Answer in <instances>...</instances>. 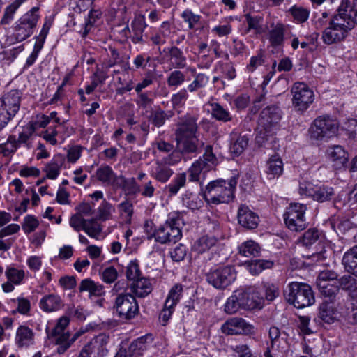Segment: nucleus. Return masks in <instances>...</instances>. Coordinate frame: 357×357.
<instances>
[{
	"label": "nucleus",
	"instance_id": "f257e3e1",
	"mask_svg": "<svg viewBox=\"0 0 357 357\" xmlns=\"http://www.w3.org/2000/svg\"><path fill=\"white\" fill-rule=\"evenodd\" d=\"M236 185L237 178L235 176L231 177L229 180L218 178L212 181L204 189L202 188L203 197L211 206L228 204L235 197Z\"/></svg>",
	"mask_w": 357,
	"mask_h": 357
},
{
	"label": "nucleus",
	"instance_id": "f03ea898",
	"mask_svg": "<svg viewBox=\"0 0 357 357\" xmlns=\"http://www.w3.org/2000/svg\"><path fill=\"white\" fill-rule=\"evenodd\" d=\"M38 10V7L32 8L14 23L12 26L13 33L6 36L3 47L22 42L33 33L40 18Z\"/></svg>",
	"mask_w": 357,
	"mask_h": 357
},
{
	"label": "nucleus",
	"instance_id": "7ed1b4c3",
	"mask_svg": "<svg viewBox=\"0 0 357 357\" xmlns=\"http://www.w3.org/2000/svg\"><path fill=\"white\" fill-rule=\"evenodd\" d=\"M183 211L169 213L165 222L157 229L155 241L161 244L176 243L182 237L181 225L183 223Z\"/></svg>",
	"mask_w": 357,
	"mask_h": 357
},
{
	"label": "nucleus",
	"instance_id": "20e7f679",
	"mask_svg": "<svg viewBox=\"0 0 357 357\" xmlns=\"http://www.w3.org/2000/svg\"><path fill=\"white\" fill-rule=\"evenodd\" d=\"M284 296L289 304L296 308H304L312 305L315 302L312 287L303 282L289 283L284 289Z\"/></svg>",
	"mask_w": 357,
	"mask_h": 357
},
{
	"label": "nucleus",
	"instance_id": "39448f33",
	"mask_svg": "<svg viewBox=\"0 0 357 357\" xmlns=\"http://www.w3.org/2000/svg\"><path fill=\"white\" fill-rule=\"evenodd\" d=\"M342 264L345 271L350 275L341 277L338 283L340 287L348 291L349 295L357 291V245H354L346 251L342 259Z\"/></svg>",
	"mask_w": 357,
	"mask_h": 357
},
{
	"label": "nucleus",
	"instance_id": "423d86ee",
	"mask_svg": "<svg viewBox=\"0 0 357 357\" xmlns=\"http://www.w3.org/2000/svg\"><path fill=\"white\" fill-rule=\"evenodd\" d=\"M218 162L213 151V146L206 145L202 157L192 163L188 169V179L190 181H199L200 175L215 169Z\"/></svg>",
	"mask_w": 357,
	"mask_h": 357
},
{
	"label": "nucleus",
	"instance_id": "0eeeda50",
	"mask_svg": "<svg viewBox=\"0 0 357 357\" xmlns=\"http://www.w3.org/2000/svg\"><path fill=\"white\" fill-rule=\"evenodd\" d=\"M291 93L292 94V107L296 112L301 114H303L314 102L313 91L303 82L294 83Z\"/></svg>",
	"mask_w": 357,
	"mask_h": 357
},
{
	"label": "nucleus",
	"instance_id": "6e6552de",
	"mask_svg": "<svg viewBox=\"0 0 357 357\" xmlns=\"http://www.w3.org/2000/svg\"><path fill=\"white\" fill-rule=\"evenodd\" d=\"M236 271L234 266L227 265L212 268L206 274V281L218 289H224L236 279Z\"/></svg>",
	"mask_w": 357,
	"mask_h": 357
},
{
	"label": "nucleus",
	"instance_id": "1a4fd4ad",
	"mask_svg": "<svg viewBox=\"0 0 357 357\" xmlns=\"http://www.w3.org/2000/svg\"><path fill=\"white\" fill-rule=\"evenodd\" d=\"M113 309L120 319L125 320L135 318L139 312L135 297L130 293L118 294L115 298Z\"/></svg>",
	"mask_w": 357,
	"mask_h": 357
},
{
	"label": "nucleus",
	"instance_id": "9d476101",
	"mask_svg": "<svg viewBox=\"0 0 357 357\" xmlns=\"http://www.w3.org/2000/svg\"><path fill=\"white\" fill-rule=\"evenodd\" d=\"M307 206L300 203H291L287 207L284 214V220L287 227L293 231L304 230L307 225L305 216Z\"/></svg>",
	"mask_w": 357,
	"mask_h": 357
},
{
	"label": "nucleus",
	"instance_id": "9b49d317",
	"mask_svg": "<svg viewBox=\"0 0 357 357\" xmlns=\"http://www.w3.org/2000/svg\"><path fill=\"white\" fill-rule=\"evenodd\" d=\"M299 190L301 194L311 197L319 203L333 202L335 197L334 188L326 183H301Z\"/></svg>",
	"mask_w": 357,
	"mask_h": 357
},
{
	"label": "nucleus",
	"instance_id": "f8f14e48",
	"mask_svg": "<svg viewBox=\"0 0 357 357\" xmlns=\"http://www.w3.org/2000/svg\"><path fill=\"white\" fill-rule=\"evenodd\" d=\"M338 130L337 123L329 116L317 117L310 128L311 137L315 139L330 138L334 136Z\"/></svg>",
	"mask_w": 357,
	"mask_h": 357
},
{
	"label": "nucleus",
	"instance_id": "ddd939ff",
	"mask_svg": "<svg viewBox=\"0 0 357 357\" xmlns=\"http://www.w3.org/2000/svg\"><path fill=\"white\" fill-rule=\"evenodd\" d=\"M328 26L325 28L322 33V39L324 43L331 45L343 40L351 31V24L335 23L329 20Z\"/></svg>",
	"mask_w": 357,
	"mask_h": 357
},
{
	"label": "nucleus",
	"instance_id": "4468645a",
	"mask_svg": "<svg viewBox=\"0 0 357 357\" xmlns=\"http://www.w3.org/2000/svg\"><path fill=\"white\" fill-rule=\"evenodd\" d=\"M328 26L325 28L322 33V39L324 43L331 45L343 40L351 31V24L335 23L329 20Z\"/></svg>",
	"mask_w": 357,
	"mask_h": 357
},
{
	"label": "nucleus",
	"instance_id": "2eb2a0df",
	"mask_svg": "<svg viewBox=\"0 0 357 357\" xmlns=\"http://www.w3.org/2000/svg\"><path fill=\"white\" fill-rule=\"evenodd\" d=\"M109 340V337L106 334H99L84 347L78 357H91L90 354L92 353H96L98 357H105L109 352L107 349Z\"/></svg>",
	"mask_w": 357,
	"mask_h": 357
},
{
	"label": "nucleus",
	"instance_id": "dca6fc26",
	"mask_svg": "<svg viewBox=\"0 0 357 357\" xmlns=\"http://www.w3.org/2000/svg\"><path fill=\"white\" fill-rule=\"evenodd\" d=\"M197 120L198 117L196 115L190 114H186L181 118L175 130L176 139L196 137L198 130Z\"/></svg>",
	"mask_w": 357,
	"mask_h": 357
},
{
	"label": "nucleus",
	"instance_id": "f3484780",
	"mask_svg": "<svg viewBox=\"0 0 357 357\" xmlns=\"http://www.w3.org/2000/svg\"><path fill=\"white\" fill-rule=\"evenodd\" d=\"M29 140L27 135L22 130L19 132L18 137L15 135H10L6 142L0 144V153L3 156L8 157L14 154L21 146L29 149L30 148Z\"/></svg>",
	"mask_w": 357,
	"mask_h": 357
},
{
	"label": "nucleus",
	"instance_id": "a211bd4d",
	"mask_svg": "<svg viewBox=\"0 0 357 357\" xmlns=\"http://www.w3.org/2000/svg\"><path fill=\"white\" fill-rule=\"evenodd\" d=\"M287 333L277 326H271L268 331L267 347L273 351H282L288 347Z\"/></svg>",
	"mask_w": 357,
	"mask_h": 357
},
{
	"label": "nucleus",
	"instance_id": "6ab92c4d",
	"mask_svg": "<svg viewBox=\"0 0 357 357\" xmlns=\"http://www.w3.org/2000/svg\"><path fill=\"white\" fill-rule=\"evenodd\" d=\"M353 8V3L349 0H342L340 5L336 10V13L329 20L332 24L340 23L347 25L351 24V30L354 27L356 21L353 17L354 12L350 11Z\"/></svg>",
	"mask_w": 357,
	"mask_h": 357
},
{
	"label": "nucleus",
	"instance_id": "aec40b11",
	"mask_svg": "<svg viewBox=\"0 0 357 357\" xmlns=\"http://www.w3.org/2000/svg\"><path fill=\"white\" fill-rule=\"evenodd\" d=\"M221 330L226 335L248 334L252 332L253 326L242 318L234 317L224 323Z\"/></svg>",
	"mask_w": 357,
	"mask_h": 357
},
{
	"label": "nucleus",
	"instance_id": "412c9836",
	"mask_svg": "<svg viewBox=\"0 0 357 357\" xmlns=\"http://www.w3.org/2000/svg\"><path fill=\"white\" fill-rule=\"evenodd\" d=\"M237 219L241 226L250 230L257 228L259 222L258 215L245 204L238 207Z\"/></svg>",
	"mask_w": 357,
	"mask_h": 357
},
{
	"label": "nucleus",
	"instance_id": "4be33fe9",
	"mask_svg": "<svg viewBox=\"0 0 357 357\" xmlns=\"http://www.w3.org/2000/svg\"><path fill=\"white\" fill-rule=\"evenodd\" d=\"M64 307V301L54 293L45 294L39 301L40 309L47 313L57 312Z\"/></svg>",
	"mask_w": 357,
	"mask_h": 357
},
{
	"label": "nucleus",
	"instance_id": "5701e85b",
	"mask_svg": "<svg viewBox=\"0 0 357 357\" xmlns=\"http://www.w3.org/2000/svg\"><path fill=\"white\" fill-rule=\"evenodd\" d=\"M130 26L131 31L130 30L128 25H127L123 29V31H128L129 33L131 31L132 32V36H131L132 43L135 44L144 43L145 41L143 38V33L147 26L145 17L142 15L135 16L131 22Z\"/></svg>",
	"mask_w": 357,
	"mask_h": 357
},
{
	"label": "nucleus",
	"instance_id": "b1692460",
	"mask_svg": "<svg viewBox=\"0 0 357 357\" xmlns=\"http://www.w3.org/2000/svg\"><path fill=\"white\" fill-rule=\"evenodd\" d=\"M191 72L193 73V80L190 82L186 89L190 93H197L199 98L204 96L203 89L208 84L210 77L203 73H196L193 68Z\"/></svg>",
	"mask_w": 357,
	"mask_h": 357
},
{
	"label": "nucleus",
	"instance_id": "393cba45",
	"mask_svg": "<svg viewBox=\"0 0 357 357\" xmlns=\"http://www.w3.org/2000/svg\"><path fill=\"white\" fill-rule=\"evenodd\" d=\"M153 337L151 334H146L145 335L141 336L130 344L128 349L127 350L128 354L130 357H139L143 354V352L146 351L149 346L153 342Z\"/></svg>",
	"mask_w": 357,
	"mask_h": 357
},
{
	"label": "nucleus",
	"instance_id": "a878e982",
	"mask_svg": "<svg viewBox=\"0 0 357 357\" xmlns=\"http://www.w3.org/2000/svg\"><path fill=\"white\" fill-rule=\"evenodd\" d=\"M34 333L33 330L26 326H20L15 337V344L18 348H28L34 344Z\"/></svg>",
	"mask_w": 357,
	"mask_h": 357
},
{
	"label": "nucleus",
	"instance_id": "bb28decb",
	"mask_svg": "<svg viewBox=\"0 0 357 357\" xmlns=\"http://www.w3.org/2000/svg\"><path fill=\"white\" fill-rule=\"evenodd\" d=\"M327 153L330 159L334 162V166L337 169L346 168L348 161V153L342 146L336 145L330 146L327 149Z\"/></svg>",
	"mask_w": 357,
	"mask_h": 357
},
{
	"label": "nucleus",
	"instance_id": "cd10ccee",
	"mask_svg": "<svg viewBox=\"0 0 357 357\" xmlns=\"http://www.w3.org/2000/svg\"><path fill=\"white\" fill-rule=\"evenodd\" d=\"M115 188L122 189L127 196H135L139 191V185L135 178H126L123 175H119L116 178Z\"/></svg>",
	"mask_w": 357,
	"mask_h": 357
},
{
	"label": "nucleus",
	"instance_id": "c85d7f7f",
	"mask_svg": "<svg viewBox=\"0 0 357 357\" xmlns=\"http://www.w3.org/2000/svg\"><path fill=\"white\" fill-rule=\"evenodd\" d=\"M268 31V40L274 48L282 47L284 41V35L287 27L282 23L272 24Z\"/></svg>",
	"mask_w": 357,
	"mask_h": 357
},
{
	"label": "nucleus",
	"instance_id": "c756f323",
	"mask_svg": "<svg viewBox=\"0 0 357 357\" xmlns=\"http://www.w3.org/2000/svg\"><path fill=\"white\" fill-rule=\"evenodd\" d=\"M70 319L68 317L63 316L60 317L55 326L52 328L50 333V337L54 338L55 344L57 347L61 346L65 337H66L68 331H66L67 326L69 325Z\"/></svg>",
	"mask_w": 357,
	"mask_h": 357
},
{
	"label": "nucleus",
	"instance_id": "7c9ffc66",
	"mask_svg": "<svg viewBox=\"0 0 357 357\" xmlns=\"http://www.w3.org/2000/svg\"><path fill=\"white\" fill-rule=\"evenodd\" d=\"M283 162L278 155H272L266 162L265 173L269 180L278 178L283 172Z\"/></svg>",
	"mask_w": 357,
	"mask_h": 357
},
{
	"label": "nucleus",
	"instance_id": "2f4dec72",
	"mask_svg": "<svg viewBox=\"0 0 357 357\" xmlns=\"http://www.w3.org/2000/svg\"><path fill=\"white\" fill-rule=\"evenodd\" d=\"M167 49H164L166 52ZM170 65L175 69H183L187 66V59L182 50L176 45L167 48Z\"/></svg>",
	"mask_w": 357,
	"mask_h": 357
},
{
	"label": "nucleus",
	"instance_id": "473e14b6",
	"mask_svg": "<svg viewBox=\"0 0 357 357\" xmlns=\"http://www.w3.org/2000/svg\"><path fill=\"white\" fill-rule=\"evenodd\" d=\"M173 173V170L167 165L158 160L151 172V176L158 182L165 183L168 181Z\"/></svg>",
	"mask_w": 357,
	"mask_h": 357
},
{
	"label": "nucleus",
	"instance_id": "72a5a7b5",
	"mask_svg": "<svg viewBox=\"0 0 357 357\" xmlns=\"http://www.w3.org/2000/svg\"><path fill=\"white\" fill-rule=\"evenodd\" d=\"M79 292L88 291L90 296H102L105 295V287L102 284L96 282L91 278H86L81 281L79 286Z\"/></svg>",
	"mask_w": 357,
	"mask_h": 357
},
{
	"label": "nucleus",
	"instance_id": "f704fd0d",
	"mask_svg": "<svg viewBox=\"0 0 357 357\" xmlns=\"http://www.w3.org/2000/svg\"><path fill=\"white\" fill-rule=\"evenodd\" d=\"M65 162V158L61 154L55 155L45 165L44 171L50 179H55L60 174L61 169Z\"/></svg>",
	"mask_w": 357,
	"mask_h": 357
},
{
	"label": "nucleus",
	"instance_id": "c9c22d12",
	"mask_svg": "<svg viewBox=\"0 0 357 357\" xmlns=\"http://www.w3.org/2000/svg\"><path fill=\"white\" fill-rule=\"evenodd\" d=\"M19 110L0 98V132L8 125Z\"/></svg>",
	"mask_w": 357,
	"mask_h": 357
},
{
	"label": "nucleus",
	"instance_id": "e433bc0d",
	"mask_svg": "<svg viewBox=\"0 0 357 357\" xmlns=\"http://www.w3.org/2000/svg\"><path fill=\"white\" fill-rule=\"evenodd\" d=\"M281 118L279 107L271 105L264 108L260 113L261 123L264 126H272L277 123Z\"/></svg>",
	"mask_w": 357,
	"mask_h": 357
},
{
	"label": "nucleus",
	"instance_id": "4c0bfd02",
	"mask_svg": "<svg viewBox=\"0 0 357 357\" xmlns=\"http://www.w3.org/2000/svg\"><path fill=\"white\" fill-rule=\"evenodd\" d=\"M337 310L334 302L324 300L319 308V317L327 324H332L336 319Z\"/></svg>",
	"mask_w": 357,
	"mask_h": 357
},
{
	"label": "nucleus",
	"instance_id": "58836bf2",
	"mask_svg": "<svg viewBox=\"0 0 357 357\" xmlns=\"http://www.w3.org/2000/svg\"><path fill=\"white\" fill-rule=\"evenodd\" d=\"M287 13L291 17L292 22L298 24H302L309 19L310 9L300 5H293Z\"/></svg>",
	"mask_w": 357,
	"mask_h": 357
},
{
	"label": "nucleus",
	"instance_id": "ea45409f",
	"mask_svg": "<svg viewBox=\"0 0 357 357\" xmlns=\"http://www.w3.org/2000/svg\"><path fill=\"white\" fill-rule=\"evenodd\" d=\"M131 289L137 297L144 298L152 291V286L147 278L141 277L132 282Z\"/></svg>",
	"mask_w": 357,
	"mask_h": 357
},
{
	"label": "nucleus",
	"instance_id": "a19ab883",
	"mask_svg": "<svg viewBox=\"0 0 357 357\" xmlns=\"http://www.w3.org/2000/svg\"><path fill=\"white\" fill-rule=\"evenodd\" d=\"M118 176L109 165H102L96 170V177L98 181L104 184L112 185L114 188L116 178Z\"/></svg>",
	"mask_w": 357,
	"mask_h": 357
},
{
	"label": "nucleus",
	"instance_id": "79ce46f5",
	"mask_svg": "<svg viewBox=\"0 0 357 357\" xmlns=\"http://www.w3.org/2000/svg\"><path fill=\"white\" fill-rule=\"evenodd\" d=\"M317 287L321 294L325 298V300H327L328 302H334L335 296L339 292V287L336 284L321 281L317 282Z\"/></svg>",
	"mask_w": 357,
	"mask_h": 357
},
{
	"label": "nucleus",
	"instance_id": "37998d69",
	"mask_svg": "<svg viewBox=\"0 0 357 357\" xmlns=\"http://www.w3.org/2000/svg\"><path fill=\"white\" fill-rule=\"evenodd\" d=\"M50 121V117L47 115L41 114L38 115L34 121L29 122V123L23 128L22 131L24 134L27 135L29 139L38 128H45Z\"/></svg>",
	"mask_w": 357,
	"mask_h": 357
},
{
	"label": "nucleus",
	"instance_id": "c03bdc74",
	"mask_svg": "<svg viewBox=\"0 0 357 357\" xmlns=\"http://www.w3.org/2000/svg\"><path fill=\"white\" fill-rule=\"evenodd\" d=\"M196 137L176 139L178 149L183 155L200 153L198 144L196 143Z\"/></svg>",
	"mask_w": 357,
	"mask_h": 357
},
{
	"label": "nucleus",
	"instance_id": "a18cd8bd",
	"mask_svg": "<svg viewBox=\"0 0 357 357\" xmlns=\"http://www.w3.org/2000/svg\"><path fill=\"white\" fill-rule=\"evenodd\" d=\"M323 238L324 235L321 231L316 228H310L299 238V243L308 248L317 242H321Z\"/></svg>",
	"mask_w": 357,
	"mask_h": 357
},
{
	"label": "nucleus",
	"instance_id": "49530a36",
	"mask_svg": "<svg viewBox=\"0 0 357 357\" xmlns=\"http://www.w3.org/2000/svg\"><path fill=\"white\" fill-rule=\"evenodd\" d=\"M249 272L257 275L264 270L271 269L274 265V261L270 259H255L245 263Z\"/></svg>",
	"mask_w": 357,
	"mask_h": 357
},
{
	"label": "nucleus",
	"instance_id": "de8ad7c7",
	"mask_svg": "<svg viewBox=\"0 0 357 357\" xmlns=\"http://www.w3.org/2000/svg\"><path fill=\"white\" fill-rule=\"evenodd\" d=\"M216 243L217 238L214 236H203L195 241L192 250L198 254H202L214 246Z\"/></svg>",
	"mask_w": 357,
	"mask_h": 357
},
{
	"label": "nucleus",
	"instance_id": "09e8293b",
	"mask_svg": "<svg viewBox=\"0 0 357 357\" xmlns=\"http://www.w3.org/2000/svg\"><path fill=\"white\" fill-rule=\"evenodd\" d=\"M261 251L259 245L252 240H248L238 246V254L245 257H256Z\"/></svg>",
	"mask_w": 357,
	"mask_h": 357
},
{
	"label": "nucleus",
	"instance_id": "8fccbe9b",
	"mask_svg": "<svg viewBox=\"0 0 357 357\" xmlns=\"http://www.w3.org/2000/svg\"><path fill=\"white\" fill-rule=\"evenodd\" d=\"M186 182V174L179 173L172 180L170 183L166 185L165 190L169 197L176 195L179 190L184 187Z\"/></svg>",
	"mask_w": 357,
	"mask_h": 357
},
{
	"label": "nucleus",
	"instance_id": "3c124183",
	"mask_svg": "<svg viewBox=\"0 0 357 357\" xmlns=\"http://www.w3.org/2000/svg\"><path fill=\"white\" fill-rule=\"evenodd\" d=\"M245 22L248 24L245 33H248L251 30L254 31L255 34H261L263 32V17L259 15H252L247 13L244 15Z\"/></svg>",
	"mask_w": 357,
	"mask_h": 357
},
{
	"label": "nucleus",
	"instance_id": "603ef678",
	"mask_svg": "<svg viewBox=\"0 0 357 357\" xmlns=\"http://www.w3.org/2000/svg\"><path fill=\"white\" fill-rule=\"evenodd\" d=\"M233 293L234 294V297L237 298L242 309L252 310L256 307V304L252 296H251L247 291L243 289H237Z\"/></svg>",
	"mask_w": 357,
	"mask_h": 357
},
{
	"label": "nucleus",
	"instance_id": "864d4df0",
	"mask_svg": "<svg viewBox=\"0 0 357 357\" xmlns=\"http://www.w3.org/2000/svg\"><path fill=\"white\" fill-rule=\"evenodd\" d=\"M28 0H15L8 5L4 10L3 15L1 20V24L3 25L10 24L14 19V15L17 10L22 4Z\"/></svg>",
	"mask_w": 357,
	"mask_h": 357
},
{
	"label": "nucleus",
	"instance_id": "5fc2aeb1",
	"mask_svg": "<svg viewBox=\"0 0 357 357\" xmlns=\"http://www.w3.org/2000/svg\"><path fill=\"white\" fill-rule=\"evenodd\" d=\"M183 292V287L181 284H174L169 291L168 295L165 299V303L167 307L172 306L175 307L179 303Z\"/></svg>",
	"mask_w": 357,
	"mask_h": 357
},
{
	"label": "nucleus",
	"instance_id": "6e6d98bb",
	"mask_svg": "<svg viewBox=\"0 0 357 357\" xmlns=\"http://www.w3.org/2000/svg\"><path fill=\"white\" fill-rule=\"evenodd\" d=\"M249 141L250 138L247 135H240L230 145L231 153L234 156H239L248 147Z\"/></svg>",
	"mask_w": 357,
	"mask_h": 357
},
{
	"label": "nucleus",
	"instance_id": "4d7b16f0",
	"mask_svg": "<svg viewBox=\"0 0 357 357\" xmlns=\"http://www.w3.org/2000/svg\"><path fill=\"white\" fill-rule=\"evenodd\" d=\"M7 280L11 281L15 285H20L25 278V271L13 266H8L4 271Z\"/></svg>",
	"mask_w": 357,
	"mask_h": 357
},
{
	"label": "nucleus",
	"instance_id": "13d9d810",
	"mask_svg": "<svg viewBox=\"0 0 357 357\" xmlns=\"http://www.w3.org/2000/svg\"><path fill=\"white\" fill-rule=\"evenodd\" d=\"M137 94V98L135 102L139 109H151L154 102L155 95L152 91L139 92Z\"/></svg>",
	"mask_w": 357,
	"mask_h": 357
},
{
	"label": "nucleus",
	"instance_id": "bf43d9fd",
	"mask_svg": "<svg viewBox=\"0 0 357 357\" xmlns=\"http://www.w3.org/2000/svg\"><path fill=\"white\" fill-rule=\"evenodd\" d=\"M211 114L216 120L222 122H228L232 119L230 112L218 102L211 104Z\"/></svg>",
	"mask_w": 357,
	"mask_h": 357
},
{
	"label": "nucleus",
	"instance_id": "052dcab7",
	"mask_svg": "<svg viewBox=\"0 0 357 357\" xmlns=\"http://www.w3.org/2000/svg\"><path fill=\"white\" fill-rule=\"evenodd\" d=\"M183 205L194 211L199 209L202 206V202L199 198L192 192H185L182 197Z\"/></svg>",
	"mask_w": 357,
	"mask_h": 357
},
{
	"label": "nucleus",
	"instance_id": "680f3d73",
	"mask_svg": "<svg viewBox=\"0 0 357 357\" xmlns=\"http://www.w3.org/2000/svg\"><path fill=\"white\" fill-rule=\"evenodd\" d=\"M181 17L183 21L188 24L190 30H195L196 26L200 24L201 15L194 13L190 9H185L183 10Z\"/></svg>",
	"mask_w": 357,
	"mask_h": 357
},
{
	"label": "nucleus",
	"instance_id": "e2e57ef3",
	"mask_svg": "<svg viewBox=\"0 0 357 357\" xmlns=\"http://www.w3.org/2000/svg\"><path fill=\"white\" fill-rule=\"evenodd\" d=\"M185 81V75L180 69L172 71L167 77V84L170 88H177L183 85Z\"/></svg>",
	"mask_w": 357,
	"mask_h": 357
},
{
	"label": "nucleus",
	"instance_id": "0e129e2a",
	"mask_svg": "<svg viewBox=\"0 0 357 357\" xmlns=\"http://www.w3.org/2000/svg\"><path fill=\"white\" fill-rule=\"evenodd\" d=\"M22 96V93L21 91L15 89L10 90V91L3 94L1 98H3L10 105L15 107V109L19 110L20 107Z\"/></svg>",
	"mask_w": 357,
	"mask_h": 357
},
{
	"label": "nucleus",
	"instance_id": "69168bd1",
	"mask_svg": "<svg viewBox=\"0 0 357 357\" xmlns=\"http://www.w3.org/2000/svg\"><path fill=\"white\" fill-rule=\"evenodd\" d=\"M83 230L91 238H97L102 232V227L96 219H89L84 225Z\"/></svg>",
	"mask_w": 357,
	"mask_h": 357
},
{
	"label": "nucleus",
	"instance_id": "338daca9",
	"mask_svg": "<svg viewBox=\"0 0 357 357\" xmlns=\"http://www.w3.org/2000/svg\"><path fill=\"white\" fill-rule=\"evenodd\" d=\"M168 115L167 112L161 109L152 111L149 117V121L156 127H161L165 123L167 119L172 116V112Z\"/></svg>",
	"mask_w": 357,
	"mask_h": 357
},
{
	"label": "nucleus",
	"instance_id": "774afa93",
	"mask_svg": "<svg viewBox=\"0 0 357 357\" xmlns=\"http://www.w3.org/2000/svg\"><path fill=\"white\" fill-rule=\"evenodd\" d=\"M189 98L188 91L186 88L180 89L176 93L172 95L171 102L174 108L183 107Z\"/></svg>",
	"mask_w": 357,
	"mask_h": 357
}]
</instances>
